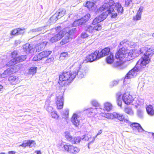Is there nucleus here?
<instances>
[{"instance_id":"obj_1","label":"nucleus","mask_w":154,"mask_h":154,"mask_svg":"<svg viewBox=\"0 0 154 154\" xmlns=\"http://www.w3.org/2000/svg\"><path fill=\"white\" fill-rule=\"evenodd\" d=\"M114 7L115 10H117L119 13H121L123 12V8L119 3H115L112 0H109L97 10L96 12L97 14L102 11L103 12L94 20L92 24L94 25L103 20L108 15L112 18H115L117 16V14L113 9Z\"/></svg>"},{"instance_id":"obj_2","label":"nucleus","mask_w":154,"mask_h":154,"mask_svg":"<svg viewBox=\"0 0 154 154\" xmlns=\"http://www.w3.org/2000/svg\"><path fill=\"white\" fill-rule=\"evenodd\" d=\"M76 31L75 28H73L70 30L68 28H66L58 32L51 38L50 41L53 43L60 40L65 35L60 42L61 45H63L69 42L72 39V36Z\"/></svg>"},{"instance_id":"obj_3","label":"nucleus","mask_w":154,"mask_h":154,"mask_svg":"<svg viewBox=\"0 0 154 154\" xmlns=\"http://www.w3.org/2000/svg\"><path fill=\"white\" fill-rule=\"evenodd\" d=\"M150 61V57L143 55L137 61L135 67L127 74L124 80V82L127 83L128 79L136 76L138 72L145 68Z\"/></svg>"},{"instance_id":"obj_4","label":"nucleus","mask_w":154,"mask_h":154,"mask_svg":"<svg viewBox=\"0 0 154 154\" xmlns=\"http://www.w3.org/2000/svg\"><path fill=\"white\" fill-rule=\"evenodd\" d=\"M127 53V51L124 48L120 49L118 51L116 54L115 57L116 59H119V60L116 61L115 65L116 66L124 65L125 67H126L127 66V63L125 62L124 60L126 56Z\"/></svg>"},{"instance_id":"obj_5","label":"nucleus","mask_w":154,"mask_h":154,"mask_svg":"<svg viewBox=\"0 0 154 154\" xmlns=\"http://www.w3.org/2000/svg\"><path fill=\"white\" fill-rule=\"evenodd\" d=\"M76 75V72H64L59 75V84L61 86H63L65 84L64 81L72 80Z\"/></svg>"},{"instance_id":"obj_6","label":"nucleus","mask_w":154,"mask_h":154,"mask_svg":"<svg viewBox=\"0 0 154 154\" xmlns=\"http://www.w3.org/2000/svg\"><path fill=\"white\" fill-rule=\"evenodd\" d=\"M102 116L108 119H116L124 122H127L128 121V119L125 118V115L118 113L114 112L112 113H102Z\"/></svg>"},{"instance_id":"obj_7","label":"nucleus","mask_w":154,"mask_h":154,"mask_svg":"<svg viewBox=\"0 0 154 154\" xmlns=\"http://www.w3.org/2000/svg\"><path fill=\"white\" fill-rule=\"evenodd\" d=\"M58 147L60 148V147L63 148L65 150L70 153L75 154L78 152L80 151V149L76 147H74L71 145L65 144L64 142H62L59 145Z\"/></svg>"},{"instance_id":"obj_8","label":"nucleus","mask_w":154,"mask_h":154,"mask_svg":"<svg viewBox=\"0 0 154 154\" xmlns=\"http://www.w3.org/2000/svg\"><path fill=\"white\" fill-rule=\"evenodd\" d=\"M63 96V94L62 92H60L56 95V102L58 109H61L63 107L64 102Z\"/></svg>"},{"instance_id":"obj_9","label":"nucleus","mask_w":154,"mask_h":154,"mask_svg":"<svg viewBox=\"0 0 154 154\" xmlns=\"http://www.w3.org/2000/svg\"><path fill=\"white\" fill-rule=\"evenodd\" d=\"M17 67L16 66H14L11 67L7 69L4 71V72L2 74V77L3 78H5L8 76L17 71Z\"/></svg>"},{"instance_id":"obj_10","label":"nucleus","mask_w":154,"mask_h":154,"mask_svg":"<svg viewBox=\"0 0 154 154\" xmlns=\"http://www.w3.org/2000/svg\"><path fill=\"white\" fill-rule=\"evenodd\" d=\"M122 99L125 103L127 105L130 104L134 100L133 97L128 92L123 94L122 96Z\"/></svg>"},{"instance_id":"obj_11","label":"nucleus","mask_w":154,"mask_h":154,"mask_svg":"<svg viewBox=\"0 0 154 154\" xmlns=\"http://www.w3.org/2000/svg\"><path fill=\"white\" fill-rule=\"evenodd\" d=\"M26 58V55H22L21 56H18V57H17L16 60L14 59L11 60L10 61L7 63V65L10 66L14 65L22 61L25 60Z\"/></svg>"},{"instance_id":"obj_12","label":"nucleus","mask_w":154,"mask_h":154,"mask_svg":"<svg viewBox=\"0 0 154 154\" xmlns=\"http://www.w3.org/2000/svg\"><path fill=\"white\" fill-rule=\"evenodd\" d=\"M87 71V67L81 66L79 67V70H77L76 75H78V77L79 79H82L84 77ZM75 72H77L76 71Z\"/></svg>"},{"instance_id":"obj_13","label":"nucleus","mask_w":154,"mask_h":154,"mask_svg":"<svg viewBox=\"0 0 154 154\" xmlns=\"http://www.w3.org/2000/svg\"><path fill=\"white\" fill-rule=\"evenodd\" d=\"M125 118L127 119H128V121L126 123H128V124H131L130 126L134 130H137L138 132L142 133L144 131V130L143 129L142 127H141L140 125L138 123H133L131 124V122H129L128 119L127 118V116H125Z\"/></svg>"},{"instance_id":"obj_14","label":"nucleus","mask_w":154,"mask_h":154,"mask_svg":"<svg viewBox=\"0 0 154 154\" xmlns=\"http://www.w3.org/2000/svg\"><path fill=\"white\" fill-rule=\"evenodd\" d=\"M99 51H96L94 53L89 55L86 57V60L87 61L92 62L100 58L99 56Z\"/></svg>"},{"instance_id":"obj_15","label":"nucleus","mask_w":154,"mask_h":154,"mask_svg":"<svg viewBox=\"0 0 154 154\" xmlns=\"http://www.w3.org/2000/svg\"><path fill=\"white\" fill-rule=\"evenodd\" d=\"M81 117L76 113L73 114L72 118L71 121L76 127H78L80 124Z\"/></svg>"},{"instance_id":"obj_16","label":"nucleus","mask_w":154,"mask_h":154,"mask_svg":"<svg viewBox=\"0 0 154 154\" xmlns=\"http://www.w3.org/2000/svg\"><path fill=\"white\" fill-rule=\"evenodd\" d=\"M47 43L46 42H44L37 44L35 46V48H34V53L37 51L39 52L43 49L45 48Z\"/></svg>"},{"instance_id":"obj_17","label":"nucleus","mask_w":154,"mask_h":154,"mask_svg":"<svg viewBox=\"0 0 154 154\" xmlns=\"http://www.w3.org/2000/svg\"><path fill=\"white\" fill-rule=\"evenodd\" d=\"M23 49L24 51L26 53H30L32 54L34 53L33 47L29 44L27 43L24 45L23 46Z\"/></svg>"},{"instance_id":"obj_18","label":"nucleus","mask_w":154,"mask_h":154,"mask_svg":"<svg viewBox=\"0 0 154 154\" xmlns=\"http://www.w3.org/2000/svg\"><path fill=\"white\" fill-rule=\"evenodd\" d=\"M110 49L109 48H106L103 49L100 51H99V56L100 58L107 55L109 53Z\"/></svg>"},{"instance_id":"obj_19","label":"nucleus","mask_w":154,"mask_h":154,"mask_svg":"<svg viewBox=\"0 0 154 154\" xmlns=\"http://www.w3.org/2000/svg\"><path fill=\"white\" fill-rule=\"evenodd\" d=\"M10 83L12 85H15L20 82L19 78L18 76H11L8 79Z\"/></svg>"},{"instance_id":"obj_20","label":"nucleus","mask_w":154,"mask_h":154,"mask_svg":"<svg viewBox=\"0 0 154 154\" xmlns=\"http://www.w3.org/2000/svg\"><path fill=\"white\" fill-rule=\"evenodd\" d=\"M143 7L141 6L139 8L136 15L133 17V19L134 20L137 21L140 20L141 18L142 12L143 11Z\"/></svg>"},{"instance_id":"obj_21","label":"nucleus","mask_w":154,"mask_h":154,"mask_svg":"<svg viewBox=\"0 0 154 154\" xmlns=\"http://www.w3.org/2000/svg\"><path fill=\"white\" fill-rule=\"evenodd\" d=\"M96 110L95 108H90L87 109L85 111L88 116L90 117H92L94 116L95 115Z\"/></svg>"},{"instance_id":"obj_22","label":"nucleus","mask_w":154,"mask_h":154,"mask_svg":"<svg viewBox=\"0 0 154 154\" xmlns=\"http://www.w3.org/2000/svg\"><path fill=\"white\" fill-rule=\"evenodd\" d=\"M85 6L87 7L89 10L92 11L94 10L96 7L95 4L94 2H87Z\"/></svg>"},{"instance_id":"obj_23","label":"nucleus","mask_w":154,"mask_h":154,"mask_svg":"<svg viewBox=\"0 0 154 154\" xmlns=\"http://www.w3.org/2000/svg\"><path fill=\"white\" fill-rule=\"evenodd\" d=\"M154 54V48L153 47L148 48L144 55L148 56L149 57Z\"/></svg>"},{"instance_id":"obj_24","label":"nucleus","mask_w":154,"mask_h":154,"mask_svg":"<svg viewBox=\"0 0 154 154\" xmlns=\"http://www.w3.org/2000/svg\"><path fill=\"white\" fill-rule=\"evenodd\" d=\"M146 109L147 112L149 115L151 116L154 115V110L153 109L152 106L151 105L146 106Z\"/></svg>"},{"instance_id":"obj_25","label":"nucleus","mask_w":154,"mask_h":154,"mask_svg":"<svg viewBox=\"0 0 154 154\" xmlns=\"http://www.w3.org/2000/svg\"><path fill=\"white\" fill-rule=\"evenodd\" d=\"M66 11L64 9H60L55 13L57 14V16L60 18L61 17L63 16L66 14Z\"/></svg>"},{"instance_id":"obj_26","label":"nucleus","mask_w":154,"mask_h":154,"mask_svg":"<svg viewBox=\"0 0 154 154\" xmlns=\"http://www.w3.org/2000/svg\"><path fill=\"white\" fill-rule=\"evenodd\" d=\"M112 105L111 103L106 102L104 103V110L108 112L112 110Z\"/></svg>"},{"instance_id":"obj_27","label":"nucleus","mask_w":154,"mask_h":154,"mask_svg":"<svg viewBox=\"0 0 154 154\" xmlns=\"http://www.w3.org/2000/svg\"><path fill=\"white\" fill-rule=\"evenodd\" d=\"M43 54L42 52L38 54V55H35L33 58V60L35 61H37L42 59L44 58Z\"/></svg>"},{"instance_id":"obj_28","label":"nucleus","mask_w":154,"mask_h":154,"mask_svg":"<svg viewBox=\"0 0 154 154\" xmlns=\"http://www.w3.org/2000/svg\"><path fill=\"white\" fill-rule=\"evenodd\" d=\"M43 54L42 52L38 54V55H35L33 58V60L35 61H37L42 59L44 58Z\"/></svg>"},{"instance_id":"obj_29","label":"nucleus","mask_w":154,"mask_h":154,"mask_svg":"<svg viewBox=\"0 0 154 154\" xmlns=\"http://www.w3.org/2000/svg\"><path fill=\"white\" fill-rule=\"evenodd\" d=\"M50 102L49 100H47L45 102V108L46 109L47 111L49 112H52L53 108L49 106V103Z\"/></svg>"},{"instance_id":"obj_30","label":"nucleus","mask_w":154,"mask_h":154,"mask_svg":"<svg viewBox=\"0 0 154 154\" xmlns=\"http://www.w3.org/2000/svg\"><path fill=\"white\" fill-rule=\"evenodd\" d=\"M124 112L132 116L134 114V112L132 108L130 107H127L125 108Z\"/></svg>"},{"instance_id":"obj_31","label":"nucleus","mask_w":154,"mask_h":154,"mask_svg":"<svg viewBox=\"0 0 154 154\" xmlns=\"http://www.w3.org/2000/svg\"><path fill=\"white\" fill-rule=\"evenodd\" d=\"M137 51L135 49L132 50H131L130 52L128 53V57L129 59H131V58H134L135 56H137V55L136 54Z\"/></svg>"},{"instance_id":"obj_32","label":"nucleus","mask_w":154,"mask_h":154,"mask_svg":"<svg viewBox=\"0 0 154 154\" xmlns=\"http://www.w3.org/2000/svg\"><path fill=\"white\" fill-rule=\"evenodd\" d=\"M117 102L118 105L121 107L122 106V96L120 94H118L117 95Z\"/></svg>"},{"instance_id":"obj_33","label":"nucleus","mask_w":154,"mask_h":154,"mask_svg":"<svg viewBox=\"0 0 154 154\" xmlns=\"http://www.w3.org/2000/svg\"><path fill=\"white\" fill-rule=\"evenodd\" d=\"M114 60V58L113 55L111 53L109 56L107 57L106 61L107 63L109 64L112 63Z\"/></svg>"},{"instance_id":"obj_34","label":"nucleus","mask_w":154,"mask_h":154,"mask_svg":"<svg viewBox=\"0 0 154 154\" xmlns=\"http://www.w3.org/2000/svg\"><path fill=\"white\" fill-rule=\"evenodd\" d=\"M59 18L57 16V14H55L51 17L49 20V22L50 23H54Z\"/></svg>"},{"instance_id":"obj_35","label":"nucleus","mask_w":154,"mask_h":154,"mask_svg":"<svg viewBox=\"0 0 154 154\" xmlns=\"http://www.w3.org/2000/svg\"><path fill=\"white\" fill-rule=\"evenodd\" d=\"M65 136L66 138L69 141L71 142L73 138L70 134L68 132H66L65 133Z\"/></svg>"},{"instance_id":"obj_36","label":"nucleus","mask_w":154,"mask_h":154,"mask_svg":"<svg viewBox=\"0 0 154 154\" xmlns=\"http://www.w3.org/2000/svg\"><path fill=\"white\" fill-rule=\"evenodd\" d=\"M83 24V22L81 20V19H80L77 20L75 21L72 24V26L73 27H75L82 25Z\"/></svg>"},{"instance_id":"obj_37","label":"nucleus","mask_w":154,"mask_h":154,"mask_svg":"<svg viewBox=\"0 0 154 154\" xmlns=\"http://www.w3.org/2000/svg\"><path fill=\"white\" fill-rule=\"evenodd\" d=\"M90 17V15L89 14H87L81 19L83 22V23H84L89 20Z\"/></svg>"},{"instance_id":"obj_38","label":"nucleus","mask_w":154,"mask_h":154,"mask_svg":"<svg viewBox=\"0 0 154 154\" xmlns=\"http://www.w3.org/2000/svg\"><path fill=\"white\" fill-rule=\"evenodd\" d=\"M81 138L79 137H74L73 138L72 140L71 143H72L77 144L80 142V141L81 140Z\"/></svg>"},{"instance_id":"obj_39","label":"nucleus","mask_w":154,"mask_h":154,"mask_svg":"<svg viewBox=\"0 0 154 154\" xmlns=\"http://www.w3.org/2000/svg\"><path fill=\"white\" fill-rule=\"evenodd\" d=\"M37 67L33 66L31 67L29 69V73L33 75L36 72Z\"/></svg>"},{"instance_id":"obj_40","label":"nucleus","mask_w":154,"mask_h":154,"mask_svg":"<svg viewBox=\"0 0 154 154\" xmlns=\"http://www.w3.org/2000/svg\"><path fill=\"white\" fill-rule=\"evenodd\" d=\"M84 137L82 138V140H85L89 141L90 143H93L92 142V137L89 135H87L84 136Z\"/></svg>"},{"instance_id":"obj_41","label":"nucleus","mask_w":154,"mask_h":154,"mask_svg":"<svg viewBox=\"0 0 154 154\" xmlns=\"http://www.w3.org/2000/svg\"><path fill=\"white\" fill-rule=\"evenodd\" d=\"M86 30L90 33H92L95 32L94 26H88L86 28Z\"/></svg>"},{"instance_id":"obj_42","label":"nucleus","mask_w":154,"mask_h":154,"mask_svg":"<svg viewBox=\"0 0 154 154\" xmlns=\"http://www.w3.org/2000/svg\"><path fill=\"white\" fill-rule=\"evenodd\" d=\"M44 27H39L37 29H32V30H30V32H32V33H34V32H38L39 33L41 31H42V29H43ZM38 34H39V33H37Z\"/></svg>"},{"instance_id":"obj_43","label":"nucleus","mask_w":154,"mask_h":154,"mask_svg":"<svg viewBox=\"0 0 154 154\" xmlns=\"http://www.w3.org/2000/svg\"><path fill=\"white\" fill-rule=\"evenodd\" d=\"M144 99L139 97L136 100V103L138 105H140L144 103Z\"/></svg>"},{"instance_id":"obj_44","label":"nucleus","mask_w":154,"mask_h":154,"mask_svg":"<svg viewBox=\"0 0 154 154\" xmlns=\"http://www.w3.org/2000/svg\"><path fill=\"white\" fill-rule=\"evenodd\" d=\"M44 58L48 57L51 53V51H45L42 52Z\"/></svg>"},{"instance_id":"obj_45","label":"nucleus","mask_w":154,"mask_h":154,"mask_svg":"<svg viewBox=\"0 0 154 154\" xmlns=\"http://www.w3.org/2000/svg\"><path fill=\"white\" fill-rule=\"evenodd\" d=\"M11 56L12 58H13L11 60H13L14 59H16L17 57H18V56H17V51H14L13 52H12Z\"/></svg>"},{"instance_id":"obj_46","label":"nucleus","mask_w":154,"mask_h":154,"mask_svg":"<svg viewBox=\"0 0 154 154\" xmlns=\"http://www.w3.org/2000/svg\"><path fill=\"white\" fill-rule=\"evenodd\" d=\"M143 110L140 109H138L137 111V114L141 118L143 116Z\"/></svg>"},{"instance_id":"obj_47","label":"nucleus","mask_w":154,"mask_h":154,"mask_svg":"<svg viewBox=\"0 0 154 154\" xmlns=\"http://www.w3.org/2000/svg\"><path fill=\"white\" fill-rule=\"evenodd\" d=\"M28 145L30 147H32L34 146L35 144V141L32 140H29L28 141Z\"/></svg>"},{"instance_id":"obj_48","label":"nucleus","mask_w":154,"mask_h":154,"mask_svg":"<svg viewBox=\"0 0 154 154\" xmlns=\"http://www.w3.org/2000/svg\"><path fill=\"white\" fill-rule=\"evenodd\" d=\"M133 0H125V5L128 7L129 5H132L133 4Z\"/></svg>"},{"instance_id":"obj_49","label":"nucleus","mask_w":154,"mask_h":154,"mask_svg":"<svg viewBox=\"0 0 154 154\" xmlns=\"http://www.w3.org/2000/svg\"><path fill=\"white\" fill-rule=\"evenodd\" d=\"M94 27L95 32L96 31H99L102 29L101 26L99 24H98L97 25L94 26Z\"/></svg>"},{"instance_id":"obj_50","label":"nucleus","mask_w":154,"mask_h":154,"mask_svg":"<svg viewBox=\"0 0 154 154\" xmlns=\"http://www.w3.org/2000/svg\"><path fill=\"white\" fill-rule=\"evenodd\" d=\"M147 48L146 47H143L141 48L140 51L138 52V54H140L141 53H143L144 52H146L147 51Z\"/></svg>"},{"instance_id":"obj_51","label":"nucleus","mask_w":154,"mask_h":154,"mask_svg":"<svg viewBox=\"0 0 154 154\" xmlns=\"http://www.w3.org/2000/svg\"><path fill=\"white\" fill-rule=\"evenodd\" d=\"M51 114L52 117L54 119H57L58 117V116L56 112L52 111L51 112Z\"/></svg>"},{"instance_id":"obj_52","label":"nucleus","mask_w":154,"mask_h":154,"mask_svg":"<svg viewBox=\"0 0 154 154\" xmlns=\"http://www.w3.org/2000/svg\"><path fill=\"white\" fill-rule=\"evenodd\" d=\"M18 28L12 30L11 33V35H18Z\"/></svg>"},{"instance_id":"obj_53","label":"nucleus","mask_w":154,"mask_h":154,"mask_svg":"<svg viewBox=\"0 0 154 154\" xmlns=\"http://www.w3.org/2000/svg\"><path fill=\"white\" fill-rule=\"evenodd\" d=\"M102 132V130H99L98 132V133H97V135H96V136L95 137H92V142H94V141L95 138L96 137H97L100 134H101Z\"/></svg>"},{"instance_id":"obj_54","label":"nucleus","mask_w":154,"mask_h":154,"mask_svg":"<svg viewBox=\"0 0 154 154\" xmlns=\"http://www.w3.org/2000/svg\"><path fill=\"white\" fill-rule=\"evenodd\" d=\"M91 103L94 106L97 107L99 106V104L95 100H93Z\"/></svg>"},{"instance_id":"obj_55","label":"nucleus","mask_w":154,"mask_h":154,"mask_svg":"<svg viewBox=\"0 0 154 154\" xmlns=\"http://www.w3.org/2000/svg\"><path fill=\"white\" fill-rule=\"evenodd\" d=\"M95 109H96L95 112V115L97 113H99V114H100L101 113H102V112L101 110H102V109L100 108H95Z\"/></svg>"},{"instance_id":"obj_56","label":"nucleus","mask_w":154,"mask_h":154,"mask_svg":"<svg viewBox=\"0 0 154 154\" xmlns=\"http://www.w3.org/2000/svg\"><path fill=\"white\" fill-rule=\"evenodd\" d=\"M61 57H67L69 56L68 53L66 52H63L62 53L60 54Z\"/></svg>"},{"instance_id":"obj_57","label":"nucleus","mask_w":154,"mask_h":154,"mask_svg":"<svg viewBox=\"0 0 154 154\" xmlns=\"http://www.w3.org/2000/svg\"><path fill=\"white\" fill-rule=\"evenodd\" d=\"M18 35L22 34L23 33L24 29H21L20 28H18Z\"/></svg>"},{"instance_id":"obj_58","label":"nucleus","mask_w":154,"mask_h":154,"mask_svg":"<svg viewBox=\"0 0 154 154\" xmlns=\"http://www.w3.org/2000/svg\"><path fill=\"white\" fill-rule=\"evenodd\" d=\"M88 35L85 32H82L81 35L82 38H85L88 37Z\"/></svg>"},{"instance_id":"obj_59","label":"nucleus","mask_w":154,"mask_h":154,"mask_svg":"<svg viewBox=\"0 0 154 154\" xmlns=\"http://www.w3.org/2000/svg\"><path fill=\"white\" fill-rule=\"evenodd\" d=\"M54 60V58L53 57H51L50 58L47 59L46 60L45 62L46 63H49L51 62H52Z\"/></svg>"},{"instance_id":"obj_60","label":"nucleus","mask_w":154,"mask_h":154,"mask_svg":"<svg viewBox=\"0 0 154 154\" xmlns=\"http://www.w3.org/2000/svg\"><path fill=\"white\" fill-rule=\"evenodd\" d=\"M118 84V82L117 81H115L111 83L110 85L111 87H112Z\"/></svg>"},{"instance_id":"obj_61","label":"nucleus","mask_w":154,"mask_h":154,"mask_svg":"<svg viewBox=\"0 0 154 154\" xmlns=\"http://www.w3.org/2000/svg\"><path fill=\"white\" fill-rule=\"evenodd\" d=\"M28 142L26 143H23L22 144L20 145L19 146V147H20V146H22V147H26V146H27L28 145Z\"/></svg>"},{"instance_id":"obj_62","label":"nucleus","mask_w":154,"mask_h":154,"mask_svg":"<svg viewBox=\"0 0 154 154\" xmlns=\"http://www.w3.org/2000/svg\"><path fill=\"white\" fill-rule=\"evenodd\" d=\"M69 18H70L71 19H75L76 17L74 16L73 14H70L69 16Z\"/></svg>"},{"instance_id":"obj_63","label":"nucleus","mask_w":154,"mask_h":154,"mask_svg":"<svg viewBox=\"0 0 154 154\" xmlns=\"http://www.w3.org/2000/svg\"><path fill=\"white\" fill-rule=\"evenodd\" d=\"M20 43V41L19 40H17L15 41V43L16 45L19 44Z\"/></svg>"},{"instance_id":"obj_64","label":"nucleus","mask_w":154,"mask_h":154,"mask_svg":"<svg viewBox=\"0 0 154 154\" xmlns=\"http://www.w3.org/2000/svg\"><path fill=\"white\" fill-rule=\"evenodd\" d=\"M127 42V41L126 40H125L121 42H120V45H122L124 44L125 43H126Z\"/></svg>"}]
</instances>
